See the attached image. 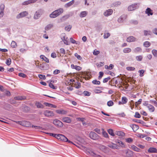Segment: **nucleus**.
Instances as JSON below:
<instances>
[{"instance_id": "obj_24", "label": "nucleus", "mask_w": 157, "mask_h": 157, "mask_svg": "<svg viewBox=\"0 0 157 157\" xmlns=\"http://www.w3.org/2000/svg\"><path fill=\"white\" fill-rule=\"evenodd\" d=\"M35 105L38 108L43 109L44 108V106L39 102H36Z\"/></svg>"}, {"instance_id": "obj_50", "label": "nucleus", "mask_w": 157, "mask_h": 157, "mask_svg": "<svg viewBox=\"0 0 157 157\" xmlns=\"http://www.w3.org/2000/svg\"><path fill=\"white\" fill-rule=\"evenodd\" d=\"M142 51L141 48L139 47H137L135 48L134 49V52H141Z\"/></svg>"}, {"instance_id": "obj_20", "label": "nucleus", "mask_w": 157, "mask_h": 157, "mask_svg": "<svg viewBox=\"0 0 157 157\" xmlns=\"http://www.w3.org/2000/svg\"><path fill=\"white\" fill-rule=\"evenodd\" d=\"M133 155V152L131 150H128L126 155H124L125 157H132Z\"/></svg>"}, {"instance_id": "obj_35", "label": "nucleus", "mask_w": 157, "mask_h": 157, "mask_svg": "<svg viewBox=\"0 0 157 157\" xmlns=\"http://www.w3.org/2000/svg\"><path fill=\"white\" fill-rule=\"evenodd\" d=\"M151 45V43L148 41H146L144 43L143 45L145 48H148Z\"/></svg>"}, {"instance_id": "obj_26", "label": "nucleus", "mask_w": 157, "mask_h": 157, "mask_svg": "<svg viewBox=\"0 0 157 157\" xmlns=\"http://www.w3.org/2000/svg\"><path fill=\"white\" fill-rule=\"evenodd\" d=\"M130 127L132 128L133 131H136L139 128V126L136 124H132L130 125Z\"/></svg>"}, {"instance_id": "obj_53", "label": "nucleus", "mask_w": 157, "mask_h": 157, "mask_svg": "<svg viewBox=\"0 0 157 157\" xmlns=\"http://www.w3.org/2000/svg\"><path fill=\"white\" fill-rule=\"evenodd\" d=\"M39 77L41 79L45 80L46 79V77L45 75L41 74H39L38 75Z\"/></svg>"}, {"instance_id": "obj_49", "label": "nucleus", "mask_w": 157, "mask_h": 157, "mask_svg": "<svg viewBox=\"0 0 157 157\" xmlns=\"http://www.w3.org/2000/svg\"><path fill=\"white\" fill-rule=\"evenodd\" d=\"M143 57L142 56H137L136 57V59L138 61H141L142 60Z\"/></svg>"}, {"instance_id": "obj_51", "label": "nucleus", "mask_w": 157, "mask_h": 157, "mask_svg": "<svg viewBox=\"0 0 157 157\" xmlns=\"http://www.w3.org/2000/svg\"><path fill=\"white\" fill-rule=\"evenodd\" d=\"M135 69V68L133 67H126V69L128 71H133Z\"/></svg>"}, {"instance_id": "obj_19", "label": "nucleus", "mask_w": 157, "mask_h": 157, "mask_svg": "<svg viewBox=\"0 0 157 157\" xmlns=\"http://www.w3.org/2000/svg\"><path fill=\"white\" fill-rule=\"evenodd\" d=\"M145 13L147 14L148 16L150 15H152L153 14L152 10L150 8H147L145 11Z\"/></svg>"}, {"instance_id": "obj_64", "label": "nucleus", "mask_w": 157, "mask_h": 157, "mask_svg": "<svg viewBox=\"0 0 157 157\" xmlns=\"http://www.w3.org/2000/svg\"><path fill=\"white\" fill-rule=\"evenodd\" d=\"M142 101V99H140L139 100H138L135 103V104L136 105V106H137L138 105L140 104L141 103Z\"/></svg>"}, {"instance_id": "obj_16", "label": "nucleus", "mask_w": 157, "mask_h": 157, "mask_svg": "<svg viewBox=\"0 0 157 157\" xmlns=\"http://www.w3.org/2000/svg\"><path fill=\"white\" fill-rule=\"evenodd\" d=\"M136 40V38L132 36H130L127 38V41L129 42H133Z\"/></svg>"}, {"instance_id": "obj_29", "label": "nucleus", "mask_w": 157, "mask_h": 157, "mask_svg": "<svg viewBox=\"0 0 157 157\" xmlns=\"http://www.w3.org/2000/svg\"><path fill=\"white\" fill-rule=\"evenodd\" d=\"M147 108L150 112H153L155 111V108L151 104H149Z\"/></svg>"}, {"instance_id": "obj_37", "label": "nucleus", "mask_w": 157, "mask_h": 157, "mask_svg": "<svg viewBox=\"0 0 157 157\" xmlns=\"http://www.w3.org/2000/svg\"><path fill=\"white\" fill-rule=\"evenodd\" d=\"M144 35L145 36H147V35H151L152 33L150 31H147L145 30L144 31Z\"/></svg>"}, {"instance_id": "obj_55", "label": "nucleus", "mask_w": 157, "mask_h": 157, "mask_svg": "<svg viewBox=\"0 0 157 157\" xmlns=\"http://www.w3.org/2000/svg\"><path fill=\"white\" fill-rule=\"evenodd\" d=\"M83 94L85 96H89L90 95L91 93L90 92L87 91H84L83 92Z\"/></svg>"}, {"instance_id": "obj_17", "label": "nucleus", "mask_w": 157, "mask_h": 157, "mask_svg": "<svg viewBox=\"0 0 157 157\" xmlns=\"http://www.w3.org/2000/svg\"><path fill=\"white\" fill-rule=\"evenodd\" d=\"M75 2L74 0H72L66 3L64 5L65 8H67L72 5Z\"/></svg>"}, {"instance_id": "obj_38", "label": "nucleus", "mask_w": 157, "mask_h": 157, "mask_svg": "<svg viewBox=\"0 0 157 157\" xmlns=\"http://www.w3.org/2000/svg\"><path fill=\"white\" fill-rule=\"evenodd\" d=\"M107 132L111 136H115V134L113 133V130L112 129H109L107 130Z\"/></svg>"}, {"instance_id": "obj_7", "label": "nucleus", "mask_w": 157, "mask_h": 157, "mask_svg": "<svg viewBox=\"0 0 157 157\" xmlns=\"http://www.w3.org/2000/svg\"><path fill=\"white\" fill-rule=\"evenodd\" d=\"M42 13L43 11L42 10H38L35 12L34 16V18L35 19H38L41 16Z\"/></svg>"}, {"instance_id": "obj_15", "label": "nucleus", "mask_w": 157, "mask_h": 157, "mask_svg": "<svg viewBox=\"0 0 157 157\" xmlns=\"http://www.w3.org/2000/svg\"><path fill=\"white\" fill-rule=\"evenodd\" d=\"M148 153H156L157 152V149L154 147H150L147 150Z\"/></svg>"}, {"instance_id": "obj_43", "label": "nucleus", "mask_w": 157, "mask_h": 157, "mask_svg": "<svg viewBox=\"0 0 157 157\" xmlns=\"http://www.w3.org/2000/svg\"><path fill=\"white\" fill-rule=\"evenodd\" d=\"M17 46L16 43L14 41H12L11 44V46L13 48H15Z\"/></svg>"}, {"instance_id": "obj_2", "label": "nucleus", "mask_w": 157, "mask_h": 157, "mask_svg": "<svg viewBox=\"0 0 157 157\" xmlns=\"http://www.w3.org/2000/svg\"><path fill=\"white\" fill-rule=\"evenodd\" d=\"M140 5L139 3H135L130 5L128 7V11H132L138 9Z\"/></svg>"}, {"instance_id": "obj_41", "label": "nucleus", "mask_w": 157, "mask_h": 157, "mask_svg": "<svg viewBox=\"0 0 157 157\" xmlns=\"http://www.w3.org/2000/svg\"><path fill=\"white\" fill-rule=\"evenodd\" d=\"M52 81H51V82L49 83V86L51 88L53 89H57V87L55 86L53 84L51 83Z\"/></svg>"}, {"instance_id": "obj_54", "label": "nucleus", "mask_w": 157, "mask_h": 157, "mask_svg": "<svg viewBox=\"0 0 157 157\" xmlns=\"http://www.w3.org/2000/svg\"><path fill=\"white\" fill-rule=\"evenodd\" d=\"M92 83L94 84L99 85L100 84V82L99 81H97L96 80H94L93 81Z\"/></svg>"}, {"instance_id": "obj_42", "label": "nucleus", "mask_w": 157, "mask_h": 157, "mask_svg": "<svg viewBox=\"0 0 157 157\" xmlns=\"http://www.w3.org/2000/svg\"><path fill=\"white\" fill-rule=\"evenodd\" d=\"M102 130H104V129H102ZM102 134L105 138H108L109 139L108 134L106 132H105L104 131H103L102 132Z\"/></svg>"}, {"instance_id": "obj_1", "label": "nucleus", "mask_w": 157, "mask_h": 157, "mask_svg": "<svg viewBox=\"0 0 157 157\" xmlns=\"http://www.w3.org/2000/svg\"><path fill=\"white\" fill-rule=\"evenodd\" d=\"M63 12V9L62 8H60L53 11L49 15V17L52 18H55L60 15Z\"/></svg>"}, {"instance_id": "obj_62", "label": "nucleus", "mask_w": 157, "mask_h": 157, "mask_svg": "<svg viewBox=\"0 0 157 157\" xmlns=\"http://www.w3.org/2000/svg\"><path fill=\"white\" fill-rule=\"evenodd\" d=\"M126 141L128 143H131L133 141V139L131 138H128L126 139Z\"/></svg>"}, {"instance_id": "obj_48", "label": "nucleus", "mask_w": 157, "mask_h": 157, "mask_svg": "<svg viewBox=\"0 0 157 157\" xmlns=\"http://www.w3.org/2000/svg\"><path fill=\"white\" fill-rule=\"evenodd\" d=\"M121 4V2H120V1H117V2H115L113 3V5L117 7V6H120Z\"/></svg>"}, {"instance_id": "obj_25", "label": "nucleus", "mask_w": 157, "mask_h": 157, "mask_svg": "<svg viewBox=\"0 0 157 157\" xmlns=\"http://www.w3.org/2000/svg\"><path fill=\"white\" fill-rule=\"evenodd\" d=\"M131 147L132 150L138 152H141V150L140 149L138 148L137 147L134 145L132 146Z\"/></svg>"}, {"instance_id": "obj_44", "label": "nucleus", "mask_w": 157, "mask_h": 157, "mask_svg": "<svg viewBox=\"0 0 157 157\" xmlns=\"http://www.w3.org/2000/svg\"><path fill=\"white\" fill-rule=\"evenodd\" d=\"M46 133L48 135H49L50 136H52L57 138V134L48 132Z\"/></svg>"}, {"instance_id": "obj_63", "label": "nucleus", "mask_w": 157, "mask_h": 157, "mask_svg": "<svg viewBox=\"0 0 157 157\" xmlns=\"http://www.w3.org/2000/svg\"><path fill=\"white\" fill-rule=\"evenodd\" d=\"M104 75V73L102 71H100L99 73V76H98V79H100Z\"/></svg>"}, {"instance_id": "obj_9", "label": "nucleus", "mask_w": 157, "mask_h": 157, "mask_svg": "<svg viewBox=\"0 0 157 157\" xmlns=\"http://www.w3.org/2000/svg\"><path fill=\"white\" fill-rule=\"evenodd\" d=\"M1 105L4 109L6 110L11 109L12 107L11 105L6 103L5 102H3Z\"/></svg>"}, {"instance_id": "obj_12", "label": "nucleus", "mask_w": 157, "mask_h": 157, "mask_svg": "<svg viewBox=\"0 0 157 157\" xmlns=\"http://www.w3.org/2000/svg\"><path fill=\"white\" fill-rule=\"evenodd\" d=\"M37 0H28L22 3V5H27L28 4L34 3L36 2Z\"/></svg>"}, {"instance_id": "obj_61", "label": "nucleus", "mask_w": 157, "mask_h": 157, "mask_svg": "<svg viewBox=\"0 0 157 157\" xmlns=\"http://www.w3.org/2000/svg\"><path fill=\"white\" fill-rule=\"evenodd\" d=\"M11 63V59H10L9 58L6 60V64L7 65H10Z\"/></svg>"}, {"instance_id": "obj_18", "label": "nucleus", "mask_w": 157, "mask_h": 157, "mask_svg": "<svg viewBox=\"0 0 157 157\" xmlns=\"http://www.w3.org/2000/svg\"><path fill=\"white\" fill-rule=\"evenodd\" d=\"M127 15L125 14H123L118 19V21L119 22H123L126 18Z\"/></svg>"}, {"instance_id": "obj_4", "label": "nucleus", "mask_w": 157, "mask_h": 157, "mask_svg": "<svg viewBox=\"0 0 157 157\" xmlns=\"http://www.w3.org/2000/svg\"><path fill=\"white\" fill-rule=\"evenodd\" d=\"M53 124L57 127H62L63 126V123L58 119H55L53 121Z\"/></svg>"}, {"instance_id": "obj_11", "label": "nucleus", "mask_w": 157, "mask_h": 157, "mask_svg": "<svg viewBox=\"0 0 157 157\" xmlns=\"http://www.w3.org/2000/svg\"><path fill=\"white\" fill-rule=\"evenodd\" d=\"M98 147L100 150L105 152L107 151L109 149L107 147L101 144H98Z\"/></svg>"}, {"instance_id": "obj_14", "label": "nucleus", "mask_w": 157, "mask_h": 157, "mask_svg": "<svg viewBox=\"0 0 157 157\" xmlns=\"http://www.w3.org/2000/svg\"><path fill=\"white\" fill-rule=\"evenodd\" d=\"M113 13V10L111 9H109L106 10L104 13V15L105 16H108L112 14Z\"/></svg>"}, {"instance_id": "obj_57", "label": "nucleus", "mask_w": 157, "mask_h": 157, "mask_svg": "<svg viewBox=\"0 0 157 157\" xmlns=\"http://www.w3.org/2000/svg\"><path fill=\"white\" fill-rule=\"evenodd\" d=\"M134 117L137 118H140L141 117V116L138 112H136L135 113Z\"/></svg>"}, {"instance_id": "obj_36", "label": "nucleus", "mask_w": 157, "mask_h": 157, "mask_svg": "<svg viewBox=\"0 0 157 157\" xmlns=\"http://www.w3.org/2000/svg\"><path fill=\"white\" fill-rule=\"evenodd\" d=\"M53 26V25L52 24H49L48 25H47L45 28V29L46 30H48L50 29Z\"/></svg>"}, {"instance_id": "obj_8", "label": "nucleus", "mask_w": 157, "mask_h": 157, "mask_svg": "<svg viewBox=\"0 0 157 157\" xmlns=\"http://www.w3.org/2000/svg\"><path fill=\"white\" fill-rule=\"evenodd\" d=\"M28 14L27 12L24 11L18 14L16 16V18L18 19H20L27 16Z\"/></svg>"}, {"instance_id": "obj_3", "label": "nucleus", "mask_w": 157, "mask_h": 157, "mask_svg": "<svg viewBox=\"0 0 157 157\" xmlns=\"http://www.w3.org/2000/svg\"><path fill=\"white\" fill-rule=\"evenodd\" d=\"M89 137L92 139L97 140H99L100 136L95 132L91 131L89 134Z\"/></svg>"}, {"instance_id": "obj_23", "label": "nucleus", "mask_w": 157, "mask_h": 157, "mask_svg": "<svg viewBox=\"0 0 157 157\" xmlns=\"http://www.w3.org/2000/svg\"><path fill=\"white\" fill-rule=\"evenodd\" d=\"M56 112L59 114L64 115L67 113V111L63 109L62 110H56Z\"/></svg>"}, {"instance_id": "obj_13", "label": "nucleus", "mask_w": 157, "mask_h": 157, "mask_svg": "<svg viewBox=\"0 0 157 157\" xmlns=\"http://www.w3.org/2000/svg\"><path fill=\"white\" fill-rule=\"evenodd\" d=\"M61 120L65 123H70L71 122L72 120L71 118L68 117H66L62 118Z\"/></svg>"}, {"instance_id": "obj_45", "label": "nucleus", "mask_w": 157, "mask_h": 157, "mask_svg": "<svg viewBox=\"0 0 157 157\" xmlns=\"http://www.w3.org/2000/svg\"><path fill=\"white\" fill-rule=\"evenodd\" d=\"M71 27H72V26L71 25H69L67 26H66L65 27V29L66 30L69 32L70 30L71 29Z\"/></svg>"}, {"instance_id": "obj_40", "label": "nucleus", "mask_w": 157, "mask_h": 157, "mask_svg": "<svg viewBox=\"0 0 157 157\" xmlns=\"http://www.w3.org/2000/svg\"><path fill=\"white\" fill-rule=\"evenodd\" d=\"M122 101L123 104H125L127 102L128 99L126 97H123L122 98Z\"/></svg>"}, {"instance_id": "obj_10", "label": "nucleus", "mask_w": 157, "mask_h": 157, "mask_svg": "<svg viewBox=\"0 0 157 157\" xmlns=\"http://www.w3.org/2000/svg\"><path fill=\"white\" fill-rule=\"evenodd\" d=\"M57 139L63 141H65V140H67V138L66 137L61 134H57Z\"/></svg>"}, {"instance_id": "obj_60", "label": "nucleus", "mask_w": 157, "mask_h": 157, "mask_svg": "<svg viewBox=\"0 0 157 157\" xmlns=\"http://www.w3.org/2000/svg\"><path fill=\"white\" fill-rule=\"evenodd\" d=\"M75 56L77 57V58L78 59H79V60H81L82 59V58L80 56V55H78V54L77 53H76L75 54Z\"/></svg>"}, {"instance_id": "obj_27", "label": "nucleus", "mask_w": 157, "mask_h": 157, "mask_svg": "<svg viewBox=\"0 0 157 157\" xmlns=\"http://www.w3.org/2000/svg\"><path fill=\"white\" fill-rule=\"evenodd\" d=\"M88 12L86 11H82L80 12L79 14V16L81 17H85L87 14Z\"/></svg>"}, {"instance_id": "obj_59", "label": "nucleus", "mask_w": 157, "mask_h": 157, "mask_svg": "<svg viewBox=\"0 0 157 157\" xmlns=\"http://www.w3.org/2000/svg\"><path fill=\"white\" fill-rule=\"evenodd\" d=\"M137 136L140 138H143L144 137H146L147 135L145 134H141L139 133L138 134Z\"/></svg>"}, {"instance_id": "obj_33", "label": "nucleus", "mask_w": 157, "mask_h": 157, "mask_svg": "<svg viewBox=\"0 0 157 157\" xmlns=\"http://www.w3.org/2000/svg\"><path fill=\"white\" fill-rule=\"evenodd\" d=\"M70 16L69 15H65L62 17L61 18L60 20L62 22L64 21L68 18Z\"/></svg>"}, {"instance_id": "obj_30", "label": "nucleus", "mask_w": 157, "mask_h": 157, "mask_svg": "<svg viewBox=\"0 0 157 157\" xmlns=\"http://www.w3.org/2000/svg\"><path fill=\"white\" fill-rule=\"evenodd\" d=\"M116 143L119 144V146L120 147L122 148H124L125 147V145L124 144L121 140H118L117 141H116Z\"/></svg>"}, {"instance_id": "obj_5", "label": "nucleus", "mask_w": 157, "mask_h": 157, "mask_svg": "<svg viewBox=\"0 0 157 157\" xmlns=\"http://www.w3.org/2000/svg\"><path fill=\"white\" fill-rule=\"evenodd\" d=\"M108 146L113 149H120V146L115 144H114L112 142H111L109 143L108 145Z\"/></svg>"}, {"instance_id": "obj_28", "label": "nucleus", "mask_w": 157, "mask_h": 157, "mask_svg": "<svg viewBox=\"0 0 157 157\" xmlns=\"http://www.w3.org/2000/svg\"><path fill=\"white\" fill-rule=\"evenodd\" d=\"M71 67L72 68L75 69L78 71H80L82 69V68L80 66L74 65L73 64L71 65Z\"/></svg>"}, {"instance_id": "obj_34", "label": "nucleus", "mask_w": 157, "mask_h": 157, "mask_svg": "<svg viewBox=\"0 0 157 157\" xmlns=\"http://www.w3.org/2000/svg\"><path fill=\"white\" fill-rule=\"evenodd\" d=\"M115 134L119 136H124L125 135L124 132L121 131H117Z\"/></svg>"}, {"instance_id": "obj_52", "label": "nucleus", "mask_w": 157, "mask_h": 157, "mask_svg": "<svg viewBox=\"0 0 157 157\" xmlns=\"http://www.w3.org/2000/svg\"><path fill=\"white\" fill-rule=\"evenodd\" d=\"M114 104L113 102L112 101H108L107 105L109 106H113Z\"/></svg>"}, {"instance_id": "obj_56", "label": "nucleus", "mask_w": 157, "mask_h": 157, "mask_svg": "<svg viewBox=\"0 0 157 157\" xmlns=\"http://www.w3.org/2000/svg\"><path fill=\"white\" fill-rule=\"evenodd\" d=\"M41 70H45V67L44 66L43 63L41 64L39 66Z\"/></svg>"}, {"instance_id": "obj_46", "label": "nucleus", "mask_w": 157, "mask_h": 157, "mask_svg": "<svg viewBox=\"0 0 157 157\" xmlns=\"http://www.w3.org/2000/svg\"><path fill=\"white\" fill-rule=\"evenodd\" d=\"M152 53L153 55L155 57H157V50L155 49H153L152 51Z\"/></svg>"}, {"instance_id": "obj_22", "label": "nucleus", "mask_w": 157, "mask_h": 157, "mask_svg": "<svg viewBox=\"0 0 157 157\" xmlns=\"http://www.w3.org/2000/svg\"><path fill=\"white\" fill-rule=\"evenodd\" d=\"M26 97L25 96H18L14 97V99L17 100H23L25 99Z\"/></svg>"}, {"instance_id": "obj_32", "label": "nucleus", "mask_w": 157, "mask_h": 157, "mask_svg": "<svg viewBox=\"0 0 157 157\" xmlns=\"http://www.w3.org/2000/svg\"><path fill=\"white\" fill-rule=\"evenodd\" d=\"M40 58L43 59L44 61H45L47 63L49 62V60L48 58L44 56L43 55H41L40 56Z\"/></svg>"}, {"instance_id": "obj_47", "label": "nucleus", "mask_w": 157, "mask_h": 157, "mask_svg": "<svg viewBox=\"0 0 157 157\" xmlns=\"http://www.w3.org/2000/svg\"><path fill=\"white\" fill-rule=\"evenodd\" d=\"M138 72L140 73V77H142L144 76V71L143 70H141L139 71Z\"/></svg>"}, {"instance_id": "obj_39", "label": "nucleus", "mask_w": 157, "mask_h": 157, "mask_svg": "<svg viewBox=\"0 0 157 157\" xmlns=\"http://www.w3.org/2000/svg\"><path fill=\"white\" fill-rule=\"evenodd\" d=\"M131 51V48H124L123 49V52L124 53H128L130 52Z\"/></svg>"}, {"instance_id": "obj_58", "label": "nucleus", "mask_w": 157, "mask_h": 157, "mask_svg": "<svg viewBox=\"0 0 157 157\" xmlns=\"http://www.w3.org/2000/svg\"><path fill=\"white\" fill-rule=\"evenodd\" d=\"M18 76L20 77L24 78H26V77L27 76L25 74L22 73H19Z\"/></svg>"}, {"instance_id": "obj_6", "label": "nucleus", "mask_w": 157, "mask_h": 157, "mask_svg": "<svg viewBox=\"0 0 157 157\" xmlns=\"http://www.w3.org/2000/svg\"><path fill=\"white\" fill-rule=\"evenodd\" d=\"M44 114L46 117H52L54 115V114L53 111L49 110L44 111Z\"/></svg>"}, {"instance_id": "obj_21", "label": "nucleus", "mask_w": 157, "mask_h": 157, "mask_svg": "<svg viewBox=\"0 0 157 157\" xmlns=\"http://www.w3.org/2000/svg\"><path fill=\"white\" fill-rule=\"evenodd\" d=\"M61 39L64 41V43L65 44L67 45H69L70 44V43L68 41V39L67 37H66L65 36H63Z\"/></svg>"}, {"instance_id": "obj_31", "label": "nucleus", "mask_w": 157, "mask_h": 157, "mask_svg": "<svg viewBox=\"0 0 157 157\" xmlns=\"http://www.w3.org/2000/svg\"><path fill=\"white\" fill-rule=\"evenodd\" d=\"M24 125L26 127H32V125L31 123L28 121H24Z\"/></svg>"}]
</instances>
